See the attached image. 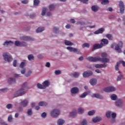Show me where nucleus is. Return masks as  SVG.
<instances>
[{
  "instance_id": "25",
  "label": "nucleus",
  "mask_w": 125,
  "mask_h": 125,
  "mask_svg": "<svg viewBox=\"0 0 125 125\" xmlns=\"http://www.w3.org/2000/svg\"><path fill=\"white\" fill-rule=\"evenodd\" d=\"M44 31V27H39L37 30H36V32L37 33H42V32Z\"/></svg>"
},
{
  "instance_id": "56",
  "label": "nucleus",
  "mask_w": 125,
  "mask_h": 125,
  "mask_svg": "<svg viewBox=\"0 0 125 125\" xmlns=\"http://www.w3.org/2000/svg\"><path fill=\"white\" fill-rule=\"evenodd\" d=\"M14 67H16L17 65V61L16 60H15L13 63Z\"/></svg>"
},
{
  "instance_id": "2",
  "label": "nucleus",
  "mask_w": 125,
  "mask_h": 125,
  "mask_svg": "<svg viewBox=\"0 0 125 125\" xmlns=\"http://www.w3.org/2000/svg\"><path fill=\"white\" fill-rule=\"evenodd\" d=\"M27 85H28V83H23L21 86V88L14 93L15 97L22 96V95L25 94L26 93V89H27Z\"/></svg>"
},
{
  "instance_id": "40",
  "label": "nucleus",
  "mask_w": 125,
  "mask_h": 125,
  "mask_svg": "<svg viewBox=\"0 0 125 125\" xmlns=\"http://www.w3.org/2000/svg\"><path fill=\"white\" fill-rule=\"evenodd\" d=\"M121 64V62H117L116 65H115V70H116V71H118L119 70V66H120V64Z\"/></svg>"
},
{
  "instance_id": "15",
  "label": "nucleus",
  "mask_w": 125,
  "mask_h": 125,
  "mask_svg": "<svg viewBox=\"0 0 125 125\" xmlns=\"http://www.w3.org/2000/svg\"><path fill=\"white\" fill-rule=\"evenodd\" d=\"M103 32H104V29L103 28H101L95 31L94 34H95V35H98V34H102Z\"/></svg>"
},
{
  "instance_id": "23",
  "label": "nucleus",
  "mask_w": 125,
  "mask_h": 125,
  "mask_svg": "<svg viewBox=\"0 0 125 125\" xmlns=\"http://www.w3.org/2000/svg\"><path fill=\"white\" fill-rule=\"evenodd\" d=\"M64 123L65 121L61 119H59L57 122L58 125H62Z\"/></svg>"
},
{
  "instance_id": "12",
  "label": "nucleus",
  "mask_w": 125,
  "mask_h": 125,
  "mask_svg": "<svg viewBox=\"0 0 125 125\" xmlns=\"http://www.w3.org/2000/svg\"><path fill=\"white\" fill-rule=\"evenodd\" d=\"M66 49L69 50L70 52H77L78 51V49L76 48H73L72 47H67Z\"/></svg>"
},
{
  "instance_id": "35",
  "label": "nucleus",
  "mask_w": 125,
  "mask_h": 125,
  "mask_svg": "<svg viewBox=\"0 0 125 125\" xmlns=\"http://www.w3.org/2000/svg\"><path fill=\"white\" fill-rule=\"evenodd\" d=\"M53 31L54 32V33H55V34H57V33H58V32H59V28H58V27H54L53 28Z\"/></svg>"
},
{
  "instance_id": "28",
  "label": "nucleus",
  "mask_w": 125,
  "mask_h": 125,
  "mask_svg": "<svg viewBox=\"0 0 125 125\" xmlns=\"http://www.w3.org/2000/svg\"><path fill=\"white\" fill-rule=\"evenodd\" d=\"M41 1L39 0H34L33 4L34 6H38Z\"/></svg>"
},
{
  "instance_id": "8",
  "label": "nucleus",
  "mask_w": 125,
  "mask_h": 125,
  "mask_svg": "<svg viewBox=\"0 0 125 125\" xmlns=\"http://www.w3.org/2000/svg\"><path fill=\"white\" fill-rule=\"evenodd\" d=\"M116 90V88L113 86H109L107 87H105L104 89V91L105 92H112L113 91H115Z\"/></svg>"
},
{
  "instance_id": "42",
  "label": "nucleus",
  "mask_w": 125,
  "mask_h": 125,
  "mask_svg": "<svg viewBox=\"0 0 125 125\" xmlns=\"http://www.w3.org/2000/svg\"><path fill=\"white\" fill-rule=\"evenodd\" d=\"M72 75L74 78H78V77L80 76V73L78 72H74L73 74H72Z\"/></svg>"
},
{
  "instance_id": "61",
  "label": "nucleus",
  "mask_w": 125,
  "mask_h": 125,
  "mask_svg": "<svg viewBox=\"0 0 125 125\" xmlns=\"http://www.w3.org/2000/svg\"><path fill=\"white\" fill-rule=\"evenodd\" d=\"M95 68H101V64H96Z\"/></svg>"
},
{
  "instance_id": "10",
  "label": "nucleus",
  "mask_w": 125,
  "mask_h": 125,
  "mask_svg": "<svg viewBox=\"0 0 125 125\" xmlns=\"http://www.w3.org/2000/svg\"><path fill=\"white\" fill-rule=\"evenodd\" d=\"M71 92L72 96H74V94L78 93L79 92V88L77 87H74L71 89Z\"/></svg>"
},
{
  "instance_id": "53",
  "label": "nucleus",
  "mask_w": 125,
  "mask_h": 125,
  "mask_svg": "<svg viewBox=\"0 0 125 125\" xmlns=\"http://www.w3.org/2000/svg\"><path fill=\"white\" fill-rule=\"evenodd\" d=\"M55 75H60L61 74V71L60 70H56L55 71Z\"/></svg>"
},
{
  "instance_id": "57",
  "label": "nucleus",
  "mask_w": 125,
  "mask_h": 125,
  "mask_svg": "<svg viewBox=\"0 0 125 125\" xmlns=\"http://www.w3.org/2000/svg\"><path fill=\"white\" fill-rule=\"evenodd\" d=\"M8 122H12V116L9 115L8 118Z\"/></svg>"
},
{
  "instance_id": "18",
  "label": "nucleus",
  "mask_w": 125,
  "mask_h": 125,
  "mask_svg": "<svg viewBox=\"0 0 125 125\" xmlns=\"http://www.w3.org/2000/svg\"><path fill=\"white\" fill-rule=\"evenodd\" d=\"M16 82V80H15V79L13 78H9L8 80V83L9 84H12V83H15Z\"/></svg>"
},
{
  "instance_id": "34",
  "label": "nucleus",
  "mask_w": 125,
  "mask_h": 125,
  "mask_svg": "<svg viewBox=\"0 0 125 125\" xmlns=\"http://www.w3.org/2000/svg\"><path fill=\"white\" fill-rule=\"evenodd\" d=\"M47 10V9L45 7L43 8V10L42 13V16H44L45 15V13L46 12V11Z\"/></svg>"
},
{
  "instance_id": "46",
  "label": "nucleus",
  "mask_w": 125,
  "mask_h": 125,
  "mask_svg": "<svg viewBox=\"0 0 125 125\" xmlns=\"http://www.w3.org/2000/svg\"><path fill=\"white\" fill-rule=\"evenodd\" d=\"M32 114H33V112H32V109H29L27 110V115L28 116H31V115H32Z\"/></svg>"
},
{
  "instance_id": "60",
  "label": "nucleus",
  "mask_w": 125,
  "mask_h": 125,
  "mask_svg": "<svg viewBox=\"0 0 125 125\" xmlns=\"http://www.w3.org/2000/svg\"><path fill=\"white\" fill-rule=\"evenodd\" d=\"M77 24L79 25V24H80V25H84V24H85V23L83 21H78L77 22Z\"/></svg>"
},
{
  "instance_id": "49",
  "label": "nucleus",
  "mask_w": 125,
  "mask_h": 125,
  "mask_svg": "<svg viewBox=\"0 0 125 125\" xmlns=\"http://www.w3.org/2000/svg\"><path fill=\"white\" fill-rule=\"evenodd\" d=\"M104 64H101V68H106L107 67V64H106V62H104Z\"/></svg>"
},
{
  "instance_id": "4",
  "label": "nucleus",
  "mask_w": 125,
  "mask_h": 125,
  "mask_svg": "<svg viewBox=\"0 0 125 125\" xmlns=\"http://www.w3.org/2000/svg\"><path fill=\"white\" fill-rule=\"evenodd\" d=\"M60 114V111L58 109H54L51 112V116L53 118H56Z\"/></svg>"
},
{
  "instance_id": "58",
  "label": "nucleus",
  "mask_w": 125,
  "mask_h": 125,
  "mask_svg": "<svg viewBox=\"0 0 125 125\" xmlns=\"http://www.w3.org/2000/svg\"><path fill=\"white\" fill-rule=\"evenodd\" d=\"M41 117H42V118H45V117H46V113L43 112L41 115Z\"/></svg>"
},
{
  "instance_id": "21",
  "label": "nucleus",
  "mask_w": 125,
  "mask_h": 125,
  "mask_svg": "<svg viewBox=\"0 0 125 125\" xmlns=\"http://www.w3.org/2000/svg\"><path fill=\"white\" fill-rule=\"evenodd\" d=\"M48 85H49V82H48V81H45L43 83V86L44 89L46 88V87H47Z\"/></svg>"
},
{
  "instance_id": "37",
  "label": "nucleus",
  "mask_w": 125,
  "mask_h": 125,
  "mask_svg": "<svg viewBox=\"0 0 125 125\" xmlns=\"http://www.w3.org/2000/svg\"><path fill=\"white\" fill-rule=\"evenodd\" d=\"M81 125H87V121H86V119H83L81 123Z\"/></svg>"
},
{
  "instance_id": "39",
  "label": "nucleus",
  "mask_w": 125,
  "mask_h": 125,
  "mask_svg": "<svg viewBox=\"0 0 125 125\" xmlns=\"http://www.w3.org/2000/svg\"><path fill=\"white\" fill-rule=\"evenodd\" d=\"M37 87H38V88H40L41 89H44L43 85L41 84L40 83L37 84Z\"/></svg>"
},
{
  "instance_id": "17",
  "label": "nucleus",
  "mask_w": 125,
  "mask_h": 125,
  "mask_svg": "<svg viewBox=\"0 0 125 125\" xmlns=\"http://www.w3.org/2000/svg\"><path fill=\"white\" fill-rule=\"evenodd\" d=\"M116 105L117 107H121L123 105V101L121 100L116 101Z\"/></svg>"
},
{
  "instance_id": "36",
  "label": "nucleus",
  "mask_w": 125,
  "mask_h": 125,
  "mask_svg": "<svg viewBox=\"0 0 125 125\" xmlns=\"http://www.w3.org/2000/svg\"><path fill=\"white\" fill-rule=\"evenodd\" d=\"M106 37L109 41H112V40H113V36L111 34H107Z\"/></svg>"
},
{
  "instance_id": "52",
  "label": "nucleus",
  "mask_w": 125,
  "mask_h": 125,
  "mask_svg": "<svg viewBox=\"0 0 125 125\" xmlns=\"http://www.w3.org/2000/svg\"><path fill=\"white\" fill-rule=\"evenodd\" d=\"M6 108L7 109H11L12 108V104H8L6 105Z\"/></svg>"
},
{
  "instance_id": "62",
  "label": "nucleus",
  "mask_w": 125,
  "mask_h": 125,
  "mask_svg": "<svg viewBox=\"0 0 125 125\" xmlns=\"http://www.w3.org/2000/svg\"><path fill=\"white\" fill-rule=\"evenodd\" d=\"M45 66L46 67L49 68V67H50V63H49V62H46Z\"/></svg>"
},
{
  "instance_id": "22",
  "label": "nucleus",
  "mask_w": 125,
  "mask_h": 125,
  "mask_svg": "<svg viewBox=\"0 0 125 125\" xmlns=\"http://www.w3.org/2000/svg\"><path fill=\"white\" fill-rule=\"evenodd\" d=\"M91 9L92 11H94V12H96V11H98L99 8L97 6H92Z\"/></svg>"
},
{
  "instance_id": "50",
  "label": "nucleus",
  "mask_w": 125,
  "mask_h": 125,
  "mask_svg": "<svg viewBox=\"0 0 125 125\" xmlns=\"http://www.w3.org/2000/svg\"><path fill=\"white\" fill-rule=\"evenodd\" d=\"M106 116L107 117V118H111V112L108 111L106 112Z\"/></svg>"
},
{
  "instance_id": "24",
  "label": "nucleus",
  "mask_w": 125,
  "mask_h": 125,
  "mask_svg": "<svg viewBox=\"0 0 125 125\" xmlns=\"http://www.w3.org/2000/svg\"><path fill=\"white\" fill-rule=\"evenodd\" d=\"M76 115H77V111L75 110L70 113L69 117H71V118H74V117H76Z\"/></svg>"
},
{
  "instance_id": "20",
  "label": "nucleus",
  "mask_w": 125,
  "mask_h": 125,
  "mask_svg": "<svg viewBox=\"0 0 125 125\" xmlns=\"http://www.w3.org/2000/svg\"><path fill=\"white\" fill-rule=\"evenodd\" d=\"M92 97H95L96 98H99V99H102V98H103V97L99 94H94L92 96Z\"/></svg>"
},
{
  "instance_id": "14",
  "label": "nucleus",
  "mask_w": 125,
  "mask_h": 125,
  "mask_svg": "<svg viewBox=\"0 0 125 125\" xmlns=\"http://www.w3.org/2000/svg\"><path fill=\"white\" fill-rule=\"evenodd\" d=\"M28 103L29 102H28V100H24L21 103V106L22 107H26V106L28 105Z\"/></svg>"
},
{
  "instance_id": "33",
  "label": "nucleus",
  "mask_w": 125,
  "mask_h": 125,
  "mask_svg": "<svg viewBox=\"0 0 125 125\" xmlns=\"http://www.w3.org/2000/svg\"><path fill=\"white\" fill-rule=\"evenodd\" d=\"M102 42H104V44H108L109 41L107 39H103L101 40Z\"/></svg>"
},
{
  "instance_id": "1",
  "label": "nucleus",
  "mask_w": 125,
  "mask_h": 125,
  "mask_svg": "<svg viewBox=\"0 0 125 125\" xmlns=\"http://www.w3.org/2000/svg\"><path fill=\"white\" fill-rule=\"evenodd\" d=\"M101 56L102 58H100L99 56L94 58L92 57H88L86 58V59L90 62H97L100 61L101 62H102V63H108L109 60V59L106 58L107 56V54L106 53H103L101 54Z\"/></svg>"
},
{
  "instance_id": "41",
  "label": "nucleus",
  "mask_w": 125,
  "mask_h": 125,
  "mask_svg": "<svg viewBox=\"0 0 125 125\" xmlns=\"http://www.w3.org/2000/svg\"><path fill=\"white\" fill-rule=\"evenodd\" d=\"M110 98H111L112 100H117V95L115 94H112L110 96Z\"/></svg>"
},
{
  "instance_id": "9",
  "label": "nucleus",
  "mask_w": 125,
  "mask_h": 125,
  "mask_svg": "<svg viewBox=\"0 0 125 125\" xmlns=\"http://www.w3.org/2000/svg\"><path fill=\"white\" fill-rule=\"evenodd\" d=\"M15 44L16 46H26L27 43L25 42H20L19 41H16Z\"/></svg>"
},
{
  "instance_id": "59",
  "label": "nucleus",
  "mask_w": 125,
  "mask_h": 125,
  "mask_svg": "<svg viewBox=\"0 0 125 125\" xmlns=\"http://www.w3.org/2000/svg\"><path fill=\"white\" fill-rule=\"evenodd\" d=\"M21 3H23V4H27V3H28V0H22Z\"/></svg>"
},
{
  "instance_id": "30",
  "label": "nucleus",
  "mask_w": 125,
  "mask_h": 125,
  "mask_svg": "<svg viewBox=\"0 0 125 125\" xmlns=\"http://www.w3.org/2000/svg\"><path fill=\"white\" fill-rule=\"evenodd\" d=\"M90 44L89 43H84L82 44L83 48H84V47H89Z\"/></svg>"
},
{
  "instance_id": "11",
  "label": "nucleus",
  "mask_w": 125,
  "mask_h": 125,
  "mask_svg": "<svg viewBox=\"0 0 125 125\" xmlns=\"http://www.w3.org/2000/svg\"><path fill=\"white\" fill-rule=\"evenodd\" d=\"M92 72L91 71H85L83 73V78H87V77L92 76Z\"/></svg>"
},
{
  "instance_id": "5",
  "label": "nucleus",
  "mask_w": 125,
  "mask_h": 125,
  "mask_svg": "<svg viewBox=\"0 0 125 125\" xmlns=\"http://www.w3.org/2000/svg\"><path fill=\"white\" fill-rule=\"evenodd\" d=\"M122 47H123V42H120L119 43L115 46V50L119 53L122 52Z\"/></svg>"
},
{
  "instance_id": "63",
  "label": "nucleus",
  "mask_w": 125,
  "mask_h": 125,
  "mask_svg": "<svg viewBox=\"0 0 125 125\" xmlns=\"http://www.w3.org/2000/svg\"><path fill=\"white\" fill-rule=\"evenodd\" d=\"M35 16H36V15L35 14H31L30 15V18L31 19H33L35 17Z\"/></svg>"
},
{
  "instance_id": "38",
  "label": "nucleus",
  "mask_w": 125,
  "mask_h": 125,
  "mask_svg": "<svg viewBox=\"0 0 125 125\" xmlns=\"http://www.w3.org/2000/svg\"><path fill=\"white\" fill-rule=\"evenodd\" d=\"M83 112H84L83 108L82 107L78 108V113H79V114H83Z\"/></svg>"
},
{
  "instance_id": "32",
  "label": "nucleus",
  "mask_w": 125,
  "mask_h": 125,
  "mask_svg": "<svg viewBox=\"0 0 125 125\" xmlns=\"http://www.w3.org/2000/svg\"><path fill=\"white\" fill-rule=\"evenodd\" d=\"M55 7H56V6L55 5L52 4H51L49 6V9L50 10H53L54 9H55Z\"/></svg>"
},
{
  "instance_id": "6",
  "label": "nucleus",
  "mask_w": 125,
  "mask_h": 125,
  "mask_svg": "<svg viewBox=\"0 0 125 125\" xmlns=\"http://www.w3.org/2000/svg\"><path fill=\"white\" fill-rule=\"evenodd\" d=\"M103 43L101 42L100 44H95L93 46V48L92 49V51L99 48H102L103 47Z\"/></svg>"
},
{
  "instance_id": "19",
  "label": "nucleus",
  "mask_w": 125,
  "mask_h": 125,
  "mask_svg": "<svg viewBox=\"0 0 125 125\" xmlns=\"http://www.w3.org/2000/svg\"><path fill=\"white\" fill-rule=\"evenodd\" d=\"M102 119L101 117H96L95 118H93L92 121L93 123H98V122H100Z\"/></svg>"
},
{
  "instance_id": "29",
  "label": "nucleus",
  "mask_w": 125,
  "mask_h": 125,
  "mask_svg": "<svg viewBox=\"0 0 125 125\" xmlns=\"http://www.w3.org/2000/svg\"><path fill=\"white\" fill-rule=\"evenodd\" d=\"M88 94V92H84L83 94L80 96V98H84L86 95Z\"/></svg>"
},
{
  "instance_id": "3",
  "label": "nucleus",
  "mask_w": 125,
  "mask_h": 125,
  "mask_svg": "<svg viewBox=\"0 0 125 125\" xmlns=\"http://www.w3.org/2000/svg\"><path fill=\"white\" fill-rule=\"evenodd\" d=\"M3 57L5 61H7V62H10V60L12 59V57L8 53H4L3 54Z\"/></svg>"
},
{
  "instance_id": "26",
  "label": "nucleus",
  "mask_w": 125,
  "mask_h": 125,
  "mask_svg": "<svg viewBox=\"0 0 125 125\" xmlns=\"http://www.w3.org/2000/svg\"><path fill=\"white\" fill-rule=\"evenodd\" d=\"M111 117L113 119L112 121H111V123H115V118H116V117H117V114L115 113H112L111 114Z\"/></svg>"
},
{
  "instance_id": "51",
  "label": "nucleus",
  "mask_w": 125,
  "mask_h": 125,
  "mask_svg": "<svg viewBox=\"0 0 125 125\" xmlns=\"http://www.w3.org/2000/svg\"><path fill=\"white\" fill-rule=\"evenodd\" d=\"M20 67L21 68H24V67H25V62H21L20 64Z\"/></svg>"
},
{
  "instance_id": "31",
  "label": "nucleus",
  "mask_w": 125,
  "mask_h": 125,
  "mask_svg": "<svg viewBox=\"0 0 125 125\" xmlns=\"http://www.w3.org/2000/svg\"><path fill=\"white\" fill-rule=\"evenodd\" d=\"M47 105V104L45 102H40L39 103V106H46Z\"/></svg>"
},
{
  "instance_id": "13",
  "label": "nucleus",
  "mask_w": 125,
  "mask_h": 125,
  "mask_svg": "<svg viewBox=\"0 0 125 125\" xmlns=\"http://www.w3.org/2000/svg\"><path fill=\"white\" fill-rule=\"evenodd\" d=\"M21 40H22L23 41H34V39L28 36H23L21 37Z\"/></svg>"
},
{
  "instance_id": "48",
  "label": "nucleus",
  "mask_w": 125,
  "mask_h": 125,
  "mask_svg": "<svg viewBox=\"0 0 125 125\" xmlns=\"http://www.w3.org/2000/svg\"><path fill=\"white\" fill-rule=\"evenodd\" d=\"M123 79V75L122 74H120L119 76L117 77V81L119 82V81H121Z\"/></svg>"
},
{
  "instance_id": "64",
  "label": "nucleus",
  "mask_w": 125,
  "mask_h": 125,
  "mask_svg": "<svg viewBox=\"0 0 125 125\" xmlns=\"http://www.w3.org/2000/svg\"><path fill=\"white\" fill-rule=\"evenodd\" d=\"M120 62V63H122V65L124 67H125V62L124 61H120V62Z\"/></svg>"
},
{
  "instance_id": "43",
  "label": "nucleus",
  "mask_w": 125,
  "mask_h": 125,
  "mask_svg": "<svg viewBox=\"0 0 125 125\" xmlns=\"http://www.w3.org/2000/svg\"><path fill=\"white\" fill-rule=\"evenodd\" d=\"M10 43H13V42H12V41H6L4 42V43L3 44V45H5V44H6V45H8V44H10Z\"/></svg>"
},
{
  "instance_id": "7",
  "label": "nucleus",
  "mask_w": 125,
  "mask_h": 125,
  "mask_svg": "<svg viewBox=\"0 0 125 125\" xmlns=\"http://www.w3.org/2000/svg\"><path fill=\"white\" fill-rule=\"evenodd\" d=\"M119 6L120 7V13H121V14H124V12H125V5L124 4V2L120 1L119 2Z\"/></svg>"
},
{
  "instance_id": "27",
  "label": "nucleus",
  "mask_w": 125,
  "mask_h": 125,
  "mask_svg": "<svg viewBox=\"0 0 125 125\" xmlns=\"http://www.w3.org/2000/svg\"><path fill=\"white\" fill-rule=\"evenodd\" d=\"M64 43L66 45H73V43L68 40H65Z\"/></svg>"
},
{
  "instance_id": "44",
  "label": "nucleus",
  "mask_w": 125,
  "mask_h": 125,
  "mask_svg": "<svg viewBox=\"0 0 125 125\" xmlns=\"http://www.w3.org/2000/svg\"><path fill=\"white\" fill-rule=\"evenodd\" d=\"M94 114H95V111L94 110L90 111L88 113V116H92V115H94Z\"/></svg>"
},
{
  "instance_id": "47",
  "label": "nucleus",
  "mask_w": 125,
  "mask_h": 125,
  "mask_svg": "<svg viewBox=\"0 0 125 125\" xmlns=\"http://www.w3.org/2000/svg\"><path fill=\"white\" fill-rule=\"evenodd\" d=\"M32 74V72L31 70H29L26 74L25 75V77H30L31 75Z\"/></svg>"
},
{
  "instance_id": "16",
  "label": "nucleus",
  "mask_w": 125,
  "mask_h": 125,
  "mask_svg": "<svg viewBox=\"0 0 125 125\" xmlns=\"http://www.w3.org/2000/svg\"><path fill=\"white\" fill-rule=\"evenodd\" d=\"M97 83V80L96 79H92L90 80V83L91 85H95Z\"/></svg>"
},
{
  "instance_id": "45",
  "label": "nucleus",
  "mask_w": 125,
  "mask_h": 125,
  "mask_svg": "<svg viewBox=\"0 0 125 125\" xmlns=\"http://www.w3.org/2000/svg\"><path fill=\"white\" fill-rule=\"evenodd\" d=\"M28 59L29 60H34V56L32 54L28 55Z\"/></svg>"
},
{
  "instance_id": "55",
  "label": "nucleus",
  "mask_w": 125,
  "mask_h": 125,
  "mask_svg": "<svg viewBox=\"0 0 125 125\" xmlns=\"http://www.w3.org/2000/svg\"><path fill=\"white\" fill-rule=\"evenodd\" d=\"M7 90H8V89H7V88H3L0 90V91L2 92H6V91H7Z\"/></svg>"
},
{
  "instance_id": "54",
  "label": "nucleus",
  "mask_w": 125,
  "mask_h": 125,
  "mask_svg": "<svg viewBox=\"0 0 125 125\" xmlns=\"http://www.w3.org/2000/svg\"><path fill=\"white\" fill-rule=\"evenodd\" d=\"M21 74L24 75L25 73H26V68H22V69L21 71Z\"/></svg>"
}]
</instances>
